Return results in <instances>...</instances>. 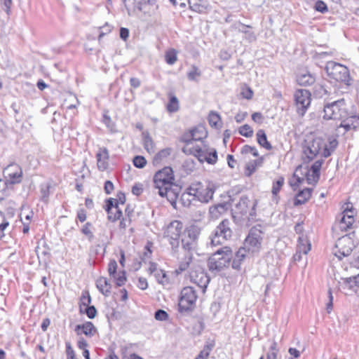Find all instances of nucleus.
I'll return each instance as SVG.
<instances>
[{"mask_svg": "<svg viewBox=\"0 0 359 359\" xmlns=\"http://www.w3.org/2000/svg\"><path fill=\"white\" fill-rule=\"evenodd\" d=\"M323 118L325 120L341 121L335 135L325 134L323 137H308L302 146L304 161H311L318 156L327 158L338 146L339 134L359 129V116H350L348 105L342 98L324 106Z\"/></svg>", "mask_w": 359, "mask_h": 359, "instance_id": "1", "label": "nucleus"}, {"mask_svg": "<svg viewBox=\"0 0 359 359\" xmlns=\"http://www.w3.org/2000/svg\"><path fill=\"white\" fill-rule=\"evenodd\" d=\"M200 233L201 228L196 224L184 226L183 222L178 219L171 221L163 228V237L172 247H179L181 242L182 247L187 250L192 248Z\"/></svg>", "mask_w": 359, "mask_h": 359, "instance_id": "2", "label": "nucleus"}, {"mask_svg": "<svg viewBox=\"0 0 359 359\" xmlns=\"http://www.w3.org/2000/svg\"><path fill=\"white\" fill-rule=\"evenodd\" d=\"M153 186L157 189L161 198H165L172 205L175 206L180 196V189L176 184V176L171 166H164L158 170L152 177Z\"/></svg>", "mask_w": 359, "mask_h": 359, "instance_id": "3", "label": "nucleus"}, {"mask_svg": "<svg viewBox=\"0 0 359 359\" xmlns=\"http://www.w3.org/2000/svg\"><path fill=\"white\" fill-rule=\"evenodd\" d=\"M323 162V159H318L310 166L306 165L297 166L289 182L292 189L296 191L304 182L309 184L316 185L320 179Z\"/></svg>", "mask_w": 359, "mask_h": 359, "instance_id": "4", "label": "nucleus"}, {"mask_svg": "<svg viewBox=\"0 0 359 359\" xmlns=\"http://www.w3.org/2000/svg\"><path fill=\"white\" fill-rule=\"evenodd\" d=\"M181 142L184 143L182 152L188 156L196 157L200 162H207L209 164H215L217 161V153L215 149H208L203 142L200 144L197 141L190 140L181 137Z\"/></svg>", "mask_w": 359, "mask_h": 359, "instance_id": "5", "label": "nucleus"}, {"mask_svg": "<svg viewBox=\"0 0 359 359\" xmlns=\"http://www.w3.org/2000/svg\"><path fill=\"white\" fill-rule=\"evenodd\" d=\"M232 257V248L224 246L210 255L207 262L208 268L212 273H221L229 268Z\"/></svg>", "mask_w": 359, "mask_h": 359, "instance_id": "6", "label": "nucleus"}, {"mask_svg": "<svg viewBox=\"0 0 359 359\" xmlns=\"http://www.w3.org/2000/svg\"><path fill=\"white\" fill-rule=\"evenodd\" d=\"M215 186L209 181L192 182L187 189L186 194L201 203H208L213 197Z\"/></svg>", "mask_w": 359, "mask_h": 359, "instance_id": "7", "label": "nucleus"}, {"mask_svg": "<svg viewBox=\"0 0 359 359\" xmlns=\"http://www.w3.org/2000/svg\"><path fill=\"white\" fill-rule=\"evenodd\" d=\"M359 245V238L353 231L340 237L335 245L334 255L340 259L348 257Z\"/></svg>", "mask_w": 359, "mask_h": 359, "instance_id": "8", "label": "nucleus"}, {"mask_svg": "<svg viewBox=\"0 0 359 359\" xmlns=\"http://www.w3.org/2000/svg\"><path fill=\"white\" fill-rule=\"evenodd\" d=\"M198 299L197 291L192 286L182 288L177 304V309L180 313H187L194 310Z\"/></svg>", "mask_w": 359, "mask_h": 359, "instance_id": "9", "label": "nucleus"}, {"mask_svg": "<svg viewBox=\"0 0 359 359\" xmlns=\"http://www.w3.org/2000/svg\"><path fill=\"white\" fill-rule=\"evenodd\" d=\"M128 13L141 11L149 16L158 13V5L156 0H123Z\"/></svg>", "mask_w": 359, "mask_h": 359, "instance_id": "10", "label": "nucleus"}, {"mask_svg": "<svg viewBox=\"0 0 359 359\" xmlns=\"http://www.w3.org/2000/svg\"><path fill=\"white\" fill-rule=\"evenodd\" d=\"M126 197L123 192L119 191L116 198H109L105 200L104 210L107 213V219L111 222H115L122 217L123 213L119 208L120 205H124Z\"/></svg>", "mask_w": 359, "mask_h": 359, "instance_id": "11", "label": "nucleus"}, {"mask_svg": "<svg viewBox=\"0 0 359 359\" xmlns=\"http://www.w3.org/2000/svg\"><path fill=\"white\" fill-rule=\"evenodd\" d=\"M326 72L331 80L339 83L350 85L351 79L346 66L337 62H330L326 66Z\"/></svg>", "mask_w": 359, "mask_h": 359, "instance_id": "12", "label": "nucleus"}, {"mask_svg": "<svg viewBox=\"0 0 359 359\" xmlns=\"http://www.w3.org/2000/svg\"><path fill=\"white\" fill-rule=\"evenodd\" d=\"M4 182L8 189L11 186L20 184L23 178V172L21 167L16 163H11L4 168L3 171Z\"/></svg>", "mask_w": 359, "mask_h": 359, "instance_id": "13", "label": "nucleus"}, {"mask_svg": "<svg viewBox=\"0 0 359 359\" xmlns=\"http://www.w3.org/2000/svg\"><path fill=\"white\" fill-rule=\"evenodd\" d=\"M233 231L231 227V222L228 219H223L217 226L215 233L211 240V243L214 246L222 244V241L219 240L222 237L223 241H227L232 236Z\"/></svg>", "mask_w": 359, "mask_h": 359, "instance_id": "14", "label": "nucleus"}, {"mask_svg": "<svg viewBox=\"0 0 359 359\" xmlns=\"http://www.w3.org/2000/svg\"><path fill=\"white\" fill-rule=\"evenodd\" d=\"M189 276L190 281L200 287L203 293H205L210 281V278L206 271L203 268L197 266L191 270Z\"/></svg>", "mask_w": 359, "mask_h": 359, "instance_id": "15", "label": "nucleus"}, {"mask_svg": "<svg viewBox=\"0 0 359 359\" xmlns=\"http://www.w3.org/2000/svg\"><path fill=\"white\" fill-rule=\"evenodd\" d=\"M262 231L257 227H252L250 229L244 242L245 247L250 252H258L260 250L262 241Z\"/></svg>", "mask_w": 359, "mask_h": 359, "instance_id": "16", "label": "nucleus"}, {"mask_svg": "<svg viewBox=\"0 0 359 359\" xmlns=\"http://www.w3.org/2000/svg\"><path fill=\"white\" fill-rule=\"evenodd\" d=\"M311 94L309 90L298 89L294 93V102L299 114L304 115L311 104Z\"/></svg>", "mask_w": 359, "mask_h": 359, "instance_id": "17", "label": "nucleus"}, {"mask_svg": "<svg viewBox=\"0 0 359 359\" xmlns=\"http://www.w3.org/2000/svg\"><path fill=\"white\" fill-rule=\"evenodd\" d=\"M208 134V133L206 127L203 124H198L186 130L181 137L203 142V141L207 138Z\"/></svg>", "mask_w": 359, "mask_h": 359, "instance_id": "18", "label": "nucleus"}, {"mask_svg": "<svg viewBox=\"0 0 359 359\" xmlns=\"http://www.w3.org/2000/svg\"><path fill=\"white\" fill-rule=\"evenodd\" d=\"M96 165L99 171L108 172L110 169V156L107 147L99 148L95 154Z\"/></svg>", "mask_w": 359, "mask_h": 359, "instance_id": "19", "label": "nucleus"}, {"mask_svg": "<svg viewBox=\"0 0 359 359\" xmlns=\"http://www.w3.org/2000/svg\"><path fill=\"white\" fill-rule=\"evenodd\" d=\"M147 273L149 275H154L159 284L167 285L170 283L167 273L164 270L158 269L156 263L149 262Z\"/></svg>", "mask_w": 359, "mask_h": 359, "instance_id": "20", "label": "nucleus"}, {"mask_svg": "<svg viewBox=\"0 0 359 359\" xmlns=\"http://www.w3.org/2000/svg\"><path fill=\"white\" fill-rule=\"evenodd\" d=\"M78 337H82L84 335L87 338H91L97 334V329L92 322L86 321L82 324L77 325L74 329Z\"/></svg>", "mask_w": 359, "mask_h": 359, "instance_id": "21", "label": "nucleus"}, {"mask_svg": "<svg viewBox=\"0 0 359 359\" xmlns=\"http://www.w3.org/2000/svg\"><path fill=\"white\" fill-rule=\"evenodd\" d=\"M248 253H250V252L245 247L239 248L234 255H233L231 262V267L233 269L240 270L241 265Z\"/></svg>", "mask_w": 359, "mask_h": 359, "instance_id": "22", "label": "nucleus"}, {"mask_svg": "<svg viewBox=\"0 0 359 359\" xmlns=\"http://www.w3.org/2000/svg\"><path fill=\"white\" fill-rule=\"evenodd\" d=\"M311 245L308 238L302 235L299 237L298 243L297 245V252L294 255L295 259H300L301 255H307L308 252L311 250Z\"/></svg>", "mask_w": 359, "mask_h": 359, "instance_id": "23", "label": "nucleus"}, {"mask_svg": "<svg viewBox=\"0 0 359 359\" xmlns=\"http://www.w3.org/2000/svg\"><path fill=\"white\" fill-rule=\"evenodd\" d=\"M296 81L300 86H309L316 81V77L307 69H301L296 76Z\"/></svg>", "mask_w": 359, "mask_h": 359, "instance_id": "24", "label": "nucleus"}, {"mask_svg": "<svg viewBox=\"0 0 359 359\" xmlns=\"http://www.w3.org/2000/svg\"><path fill=\"white\" fill-rule=\"evenodd\" d=\"M343 283L344 290L356 293L359 290V274L344 278Z\"/></svg>", "mask_w": 359, "mask_h": 359, "instance_id": "25", "label": "nucleus"}, {"mask_svg": "<svg viewBox=\"0 0 359 359\" xmlns=\"http://www.w3.org/2000/svg\"><path fill=\"white\" fill-rule=\"evenodd\" d=\"M285 184L283 176H278L273 180L271 187L273 200L277 203L280 199L279 193Z\"/></svg>", "mask_w": 359, "mask_h": 359, "instance_id": "26", "label": "nucleus"}, {"mask_svg": "<svg viewBox=\"0 0 359 359\" xmlns=\"http://www.w3.org/2000/svg\"><path fill=\"white\" fill-rule=\"evenodd\" d=\"M312 189L305 188L299 191L295 196L294 200V205H299L306 203L311 197Z\"/></svg>", "mask_w": 359, "mask_h": 359, "instance_id": "27", "label": "nucleus"}, {"mask_svg": "<svg viewBox=\"0 0 359 359\" xmlns=\"http://www.w3.org/2000/svg\"><path fill=\"white\" fill-rule=\"evenodd\" d=\"M227 212V208L224 205L218 204L210 208V218L212 220H217L222 218Z\"/></svg>", "mask_w": 359, "mask_h": 359, "instance_id": "28", "label": "nucleus"}, {"mask_svg": "<svg viewBox=\"0 0 359 359\" xmlns=\"http://www.w3.org/2000/svg\"><path fill=\"white\" fill-rule=\"evenodd\" d=\"M168 101L165 104V109L170 114H173L179 111L180 109V102L177 96L172 93H169L168 94Z\"/></svg>", "mask_w": 359, "mask_h": 359, "instance_id": "29", "label": "nucleus"}, {"mask_svg": "<svg viewBox=\"0 0 359 359\" xmlns=\"http://www.w3.org/2000/svg\"><path fill=\"white\" fill-rule=\"evenodd\" d=\"M96 286L102 294L107 296L110 293L111 286L106 277H99L96 280Z\"/></svg>", "mask_w": 359, "mask_h": 359, "instance_id": "30", "label": "nucleus"}, {"mask_svg": "<svg viewBox=\"0 0 359 359\" xmlns=\"http://www.w3.org/2000/svg\"><path fill=\"white\" fill-rule=\"evenodd\" d=\"M189 4L192 11L199 13H205L208 7L206 0H189Z\"/></svg>", "mask_w": 359, "mask_h": 359, "instance_id": "31", "label": "nucleus"}, {"mask_svg": "<svg viewBox=\"0 0 359 359\" xmlns=\"http://www.w3.org/2000/svg\"><path fill=\"white\" fill-rule=\"evenodd\" d=\"M257 141L259 145L266 150L271 151L273 149L271 144L268 141L266 133L264 130H259L256 133Z\"/></svg>", "mask_w": 359, "mask_h": 359, "instance_id": "32", "label": "nucleus"}, {"mask_svg": "<svg viewBox=\"0 0 359 359\" xmlns=\"http://www.w3.org/2000/svg\"><path fill=\"white\" fill-rule=\"evenodd\" d=\"M208 121L210 127L219 129L222 126L221 116L216 111H211L208 116Z\"/></svg>", "mask_w": 359, "mask_h": 359, "instance_id": "33", "label": "nucleus"}, {"mask_svg": "<svg viewBox=\"0 0 359 359\" xmlns=\"http://www.w3.org/2000/svg\"><path fill=\"white\" fill-rule=\"evenodd\" d=\"M263 163V158L253 160L248 162L245 166V175L248 177L251 176Z\"/></svg>", "mask_w": 359, "mask_h": 359, "instance_id": "34", "label": "nucleus"}, {"mask_svg": "<svg viewBox=\"0 0 359 359\" xmlns=\"http://www.w3.org/2000/svg\"><path fill=\"white\" fill-rule=\"evenodd\" d=\"M109 276L118 287L125 285L127 280L126 273L124 269L119 271L116 270L114 274Z\"/></svg>", "mask_w": 359, "mask_h": 359, "instance_id": "35", "label": "nucleus"}, {"mask_svg": "<svg viewBox=\"0 0 359 359\" xmlns=\"http://www.w3.org/2000/svg\"><path fill=\"white\" fill-rule=\"evenodd\" d=\"M215 345L214 341L207 342L194 359H208Z\"/></svg>", "mask_w": 359, "mask_h": 359, "instance_id": "36", "label": "nucleus"}, {"mask_svg": "<svg viewBox=\"0 0 359 359\" xmlns=\"http://www.w3.org/2000/svg\"><path fill=\"white\" fill-rule=\"evenodd\" d=\"M171 153V149L169 148L160 150L153 158L152 163L154 165H159L163 161L167 159Z\"/></svg>", "mask_w": 359, "mask_h": 359, "instance_id": "37", "label": "nucleus"}, {"mask_svg": "<svg viewBox=\"0 0 359 359\" xmlns=\"http://www.w3.org/2000/svg\"><path fill=\"white\" fill-rule=\"evenodd\" d=\"M178 52L175 48H169L165 52V61L169 65H174L177 61Z\"/></svg>", "mask_w": 359, "mask_h": 359, "instance_id": "38", "label": "nucleus"}, {"mask_svg": "<svg viewBox=\"0 0 359 359\" xmlns=\"http://www.w3.org/2000/svg\"><path fill=\"white\" fill-rule=\"evenodd\" d=\"M354 216L355 215H343L340 222L341 229L343 230L351 229L355 222Z\"/></svg>", "mask_w": 359, "mask_h": 359, "instance_id": "39", "label": "nucleus"}, {"mask_svg": "<svg viewBox=\"0 0 359 359\" xmlns=\"http://www.w3.org/2000/svg\"><path fill=\"white\" fill-rule=\"evenodd\" d=\"M143 146L149 153L155 150V144L149 133H143Z\"/></svg>", "mask_w": 359, "mask_h": 359, "instance_id": "40", "label": "nucleus"}, {"mask_svg": "<svg viewBox=\"0 0 359 359\" xmlns=\"http://www.w3.org/2000/svg\"><path fill=\"white\" fill-rule=\"evenodd\" d=\"M202 74L201 70L196 65H192L187 72V78L190 81H197Z\"/></svg>", "mask_w": 359, "mask_h": 359, "instance_id": "41", "label": "nucleus"}, {"mask_svg": "<svg viewBox=\"0 0 359 359\" xmlns=\"http://www.w3.org/2000/svg\"><path fill=\"white\" fill-rule=\"evenodd\" d=\"M77 346L79 349L82 350L83 355L86 359H90V352L88 349V344L84 338L81 337L79 339Z\"/></svg>", "mask_w": 359, "mask_h": 359, "instance_id": "42", "label": "nucleus"}, {"mask_svg": "<svg viewBox=\"0 0 359 359\" xmlns=\"http://www.w3.org/2000/svg\"><path fill=\"white\" fill-rule=\"evenodd\" d=\"M243 155H248L252 154L255 157H257L259 156V152L255 147L250 146L248 144L244 145L241 148V151Z\"/></svg>", "mask_w": 359, "mask_h": 359, "instance_id": "43", "label": "nucleus"}, {"mask_svg": "<svg viewBox=\"0 0 359 359\" xmlns=\"http://www.w3.org/2000/svg\"><path fill=\"white\" fill-rule=\"evenodd\" d=\"M191 262V257H189L187 259H185L184 261L181 262L179 264L178 268L175 270V273L177 274H180L183 271L187 270L189 268Z\"/></svg>", "mask_w": 359, "mask_h": 359, "instance_id": "44", "label": "nucleus"}, {"mask_svg": "<svg viewBox=\"0 0 359 359\" xmlns=\"http://www.w3.org/2000/svg\"><path fill=\"white\" fill-rule=\"evenodd\" d=\"M133 163L137 168H143L146 166L147 161L143 156H135L133 159Z\"/></svg>", "mask_w": 359, "mask_h": 359, "instance_id": "45", "label": "nucleus"}, {"mask_svg": "<svg viewBox=\"0 0 359 359\" xmlns=\"http://www.w3.org/2000/svg\"><path fill=\"white\" fill-rule=\"evenodd\" d=\"M240 135L245 137H251L253 135L252 128L248 124L241 126L238 129Z\"/></svg>", "mask_w": 359, "mask_h": 359, "instance_id": "46", "label": "nucleus"}, {"mask_svg": "<svg viewBox=\"0 0 359 359\" xmlns=\"http://www.w3.org/2000/svg\"><path fill=\"white\" fill-rule=\"evenodd\" d=\"M91 302V298L88 292L83 293L81 297V303L79 305L80 311H83V308L90 305Z\"/></svg>", "mask_w": 359, "mask_h": 359, "instance_id": "47", "label": "nucleus"}, {"mask_svg": "<svg viewBox=\"0 0 359 359\" xmlns=\"http://www.w3.org/2000/svg\"><path fill=\"white\" fill-rule=\"evenodd\" d=\"M241 94L242 97L247 100H251L253 97V91L250 86L244 84L241 88Z\"/></svg>", "mask_w": 359, "mask_h": 359, "instance_id": "48", "label": "nucleus"}, {"mask_svg": "<svg viewBox=\"0 0 359 359\" xmlns=\"http://www.w3.org/2000/svg\"><path fill=\"white\" fill-rule=\"evenodd\" d=\"M50 184H47L41 188V200L47 202L50 194Z\"/></svg>", "mask_w": 359, "mask_h": 359, "instance_id": "49", "label": "nucleus"}, {"mask_svg": "<svg viewBox=\"0 0 359 359\" xmlns=\"http://www.w3.org/2000/svg\"><path fill=\"white\" fill-rule=\"evenodd\" d=\"M278 348L276 342H273L270 346V353H267L266 359H277Z\"/></svg>", "mask_w": 359, "mask_h": 359, "instance_id": "50", "label": "nucleus"}, {"mask_svg": "<svg viewBox=\"0 0 359 359\" xmlns=\"http://www.w3.org/2000/svg\"><path fill=\"white\" fill-rule=\"evenodd\" d=\"M314 8L316 11H318L321 13H325L328 11V8L326 4L321 0H318L314 6Z\"/></svg>", "mask_w": 359, "mask_h": 359, "instance_id": "51", "label": "nucleus"}, {"mask_svg": "<svg viewBox=\"0 0 359 359\" xmlns=\"http://www.w3.org/2000/svg\"><path fill=\"white\" fill-rule=\"evenodd\" d=\"M66 347V355L67 359H76V353L74 350L73 349L70 342H66L65 344Z\"/></svg>", "mask_w": 359, "mask_h": 359, "instance_id": "52", "label": "nucleus"}, {"mask_svg": "<svg viewBox=\"0 0 359 359\" xmlns=\"http://www.w3.org/2000/svg\"><path fill=\"white\" fill-rule=\"evenodd\" d=\"M83 311L90 319L94 318L97 315V310L94 306H88L83 308Z\"/></svg>", "mask_w": 359, "mask_h": 359, "instance_id": "53", "label": "nucleus"}, {"mask_svg": "<svg viewBox=\"0 0 359 359\" xmlns=\"http://www.w3.org/2000/svg\"><path fill=\"white\" fill-rule=\"evenodd\" d=\"M87 219V212L84 208H80L76 212V220L83 223Z\"/></svg>", "mask_w": 359, "mask_h": 359, "instance_id": "54", "label": "nucleus"}, {"mask_svg": "<svg viewBox=\"0 0 359 359\" xmlns=\"http://www.w3.org/2000/svg\"><path fill=\"white\" fill-rule=\"evenodd\" d=\"M118 269V264L115 259H110L107 266L109 275L114 274Z\"/></svg>", "mask_w": 359, "mask_h": 359, "instance_id": "55", "label": "nucleus"}, {"mask_svg": "<svg viewBox=\"0 0 359 359\" xmlns=\"http://www.w3.org/2000/svg\"><path fill=\"white\" fill-rule=\"evenodd\" d=\"M155 318L160 321L166 320L168 318V314L164 310L159 309L155 313Z\"/></svg>", "mask_w": 359, "mask_h": 359, "instance_id": "56", "label": "nucleus"}, {"mask_svg": "<svg viewBox=\"0 0 359 359\" xmlns=\"http://www.w3.org/2000/svg\"><path fill=\"white\" fill-rule=\"evenodd\" d=\"M119 225L118 227L121 230H126V229L130 224L131 218H127L126 217H123L119 219Z\"/></svg>", "mask_w": 359, "mask_h": 359, "instance_id": "57", "label": "nucleus"}, {"mask_svg": "<svg viewBox=\"0 0 359 359\" xmlns=\"http://www.w3.org/2000/svg\"><path fill=\"white\" fill-rule=\"evenodd\" d=\"M343 215H349V212H351V215H355V210L353 208V205L351 203L347 202L343 205Z\"/></svg>", "mask_w": 359, "mask_h": 359, "instance_id": "58", "label": "nucleus"}, {"mask_svg": "<svg viewBox=\"0 0 359 359\" xmlns=\"http://www.w3.org/2000/svg\"><path fill=\"white\" fill-rule=\"evenodd\" d=\"M328 297H329V302L326 305V310L328 313H330L333 309V295H332V290L331 287H330L328 289Z\"/></svg>", "mask_w": 359, "mask_h": 359, "instance_id": "59", "label": "nucleus"}, {"mask_svg": "<svg viewBox=\"0 0 359 359\" xmlns=\"http://www.w3.org/2000/svg\"><path fill=\"white\" fill-rule=\"evenodd\" d=\"M104 190L107 194H110L114 190V185L110 180H107L104 182Z\"/></svg>", "mask_w": 359, "mask_h": 359, "instance_id": "60", "label": "nucleus"}, {"mask_svg": "<svg viewBox=\"0 0 359 359\" xmlns=\"http://www.w3.org/2000/svg\"><path fill=\"white\" fill-rule=\"evenodd\" d=\"M153 247V243L151 241H147L144 246V256L145 257H150L152 254L151 248Z\"/></svg>", "mask_w": 359, "mask_h": 359, "instance_id": "61", "label": "nucleus"}, {"mask_svg": "<svg viewBox=\"0 0 359 359\" xmlns=\"http://www.w3.org/2000/svg\"><path fill=\"white\" fill-rule=\"evenodd\" d=\"M137 286L142 290H144L148 287V283L145 278L140 277L138 278Z\"/></svg>", "mask_w": 359, "mask_h": 359, "instance_id": "62", "label": "nucleus"}, {"mask_svg": "<svg viewBox=\"0 0 359 359\" xmlns=\"http://www.w3.org/2000/svg\"><path fill=\"white\" fill-rule=\"evenodd\" d=\"M7 189L8 188L6 187V183L4 182V180L0 179V200L3 199L6 196H7Z\"/></svg>", "mask_w": 359, "mask_h": 359, "instance_id": "63", "label": "nucleus"}, {"mask_svg": "<svg viewBox=\"0 0 359 359\" xmlns=\"http://www.w3.org/2000/svg\"><path fill=\"white\" fill-rule=\"evenodd\" d=\"M143 192V186L142 184L138 183V184H135L133 187H132V193L136 196H140V194H142Z\"/></svg>", "mask_w": 359, "mask_h": 359, "instance_id": "64", "label": "nucleus"}]
</instances>
